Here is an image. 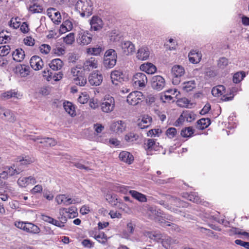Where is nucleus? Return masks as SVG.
<instances>
[{
	"mask_svg": "<svg viewBox=\"0 0 249 249\" xmlns=\"http://www.w3.org/2000/svg\"><path fill=\"white\" fill-rule=\"evenodd\" d=\"M114 188L116 191L120 192L123 194H126L128 191L129 187L124 185L117 184L115 186Z\"/></svg>",
	"mask_w": 249,
	"mask_h": 249,
	"instance_id": "4d7b16f0",
	"label": "nucleus"
},
{
	"mask_svg": "<svg viewBox=\"0 0 249 249\" xmlns=\"http://www.w3.org/2000/svg\"><path fill=\"white\" fill-rule=\"evenodd\" d=\"M119 158L121 160L128 164H131L134 160L133 155L127 151L120 152Z\"/></svg>",
	"mask_w": 249,
	"mask_h": 249,
	"instance_id": "393cba45",
	"label": "nucleus"
},
{
	"mask_svg": "<svg viewBox=\"0 0 249 249\" xmlns=\"http://www.w3.org/2000/svg\"><path fill=\"white\" fill-rule=\"evenodd\" d=\"M110 77L112 83L117 85L118 82L124 81V75L121 71L115 70L111 72Z\"/></svg>",
	"mask_w": 249,
	"mask_h": 249,
	"instance_id": "f3484780",
	"label": "nucleus"
},
{
	"mask_svg": "<svg viewBox=\"0 0 249 249\" xmlns=\"http://www.w3.org/2000/svg\"><path fill=\"white\" fill-rule=\"evenodd\" d=\"M162 246L166 249H170L171 246L173 244L177 243L176 240L172 239L168 236H163L161 240Z\"/></svg>",
	"mask_w": 249,
	"mask_h": 249,
	"instance_id": "2f4dec72",
	"label": "nucleus"
},
{
	"mask_svg": "<svg viewBox=\"0 0 249 249\" xmlns=\"http://www.w3.org/2000/svg\"><path fill=\"white\" fill-rule=\"evenodd\" d=\"M235 243L236 244L243 247L247 249H249V242H245L241 240L237 239L235 241Z\"/></svg>",
	"mask_w": 249,
	"mask_h": 249,
	"instance_id": "0e129e2a",
	"label": "nucleus"
},
{
	"mask_svg": "<svg viewBox=\"0 0 249 249\" xmlns=\"http://www.w3.org/2000/svg\"><path fill=\"white\" fill-rule=\"evenodd\" d=\"M90 24L92 30L98 31L103 28V22L102 19L99 17L93 16L90 20Z\"/></svg>",
	"mask_w": 249,
	"mask_h": 249,
	"instance_id": "aec40b11",
	"label": "nucleus"
},
{
	"mask_svg": "<svg viewBox=\"0 0 249 249\" xmlns=\"http://www.w3.org/2000/svg\"><path fill=\"white\" fill-rule=\"evenodd\" d=\"M30 139L35 142L39 141V143L45 144L46 146H53L56 144V141L53 138L49 137L42 138L40 136L35 137L33 136H30Z\"/></svg>",
	"mask_w": 249,
	"mask_h": 249,
	"instance_id": "9d476101",
	"label": "nucleus"
},
{
	"mask_svg": "<svg viewBox=\"0 0 249 249\" xmlns=\"http://www.w3.org/2000/svg\"><path fill=\"white\" fill-rule=\"evenodd\" d=\"M133 80L136 85H138L141 88L145 87L147 83V78L142 72L137 73L134 75Z\"/></svg>",
	"mask_w": 249,
	"mask_h": 249,
	"instance_id": "4468645a",
	"label": "nucleus"
},
{
	"mask_svg": "<svg viewBox=\"0 0 249 249\" xmlns=\"http://www.w3.org/2000/svg\"><path fill=\"white\" fill-rule=\"evenodd\" d=\"M67 213H68V216L70 218H74L78 215L77 209L75 207H71L67 209Z\"/></svg>",
	"mask_w": 249,
	"mask_h": 249,
	"instance_id": "09e8293b",
	"label": "nucleus"
},
{
	"mask_svg": "<svg viewBox=\"0 0 249 249\" xmlns=\"http://www.w3.org/2000/svg\"><path fill=\"white\" fill-rule=\"evenodd\" d=\"M89 98V96L85 93H82L81 95L79 96L78 101V102L82 104L86 103Z\"/></svg>",
	"mask_w": 249,
	"mask_h": 249,
	"instance_id": "bf43d9fd",
	"label": "nucleus"
},
{
	"mask_svg": "<svg viewBox=\"0 0 249 249\" xmlns=\"http://www.w3.org/2000/svg\"><path fill=\"white\" fill-rule=\"evenodd\" d=\"M172 83L174 85H178L180 82V78L184 75L185 70L180 65H175L172 68Z\"/></svg>",
	"mask_w": 249,
	"mask_h": 249,
	"instance_id": "20e7f679",
	"label": "nucleus"
},
{
	"mask_svg": "<svg viewBox=\"0 0 249 249\" xmlns=\"http://www.w3.org/2000/svg\"><path fill=\"white\" fill-rule=\"evenodd\" d=\"M65 53V50L62 47H56L52 50V53L57 55H63Z\"/></svg>",
	"mask_w": 249,
	"mask_h": 249,
	"instance_id": "680f3d73",
	"label": "nucleus"
},
{
	"mask_svg": "<svg viewBox=\"0 0 249 249\" xmlns=\"http://www.w3.org/2000/svg\"><path fill=\"white\" fill-rule=\"evenodd\" d=\"M15 161L16 163L13 164L14 167L16 169L20 170L19 174L23 171V166L31 163L33 160L29 156L18 157Z\"/></svg>",
	"mask_w": 249,
	"mask_h": 249,
	"instance_id": "0eeeda50",
	"label": "nucleus"
},
{
	"mask_svg": "<svg viewBox=\"0 0 249 249\" xmlns=\"http://www.w3.org/2000/svg\"><path fill=\"white\" fill-rule=\"evenodd\" d=\"M158 221L160 223L161 226L163 227L165 226H171L172 227V229H173L174 230H177L178 229L177 225L173 224V223H170V222L166 221L163 219H158Z\"/></svg>",
	"mask_w": 249,
	"mask_h": 249,
	"instance_id": "5fc2aeb1",
	"label": "nucleus"
},
{
	"mask_svg": "<svg viewBox=\"0 0 249 249\" xmlns=\"http://www.w3.org/2000/svg\"><path fill=\"white\" fill-rule=\"evenodd\" d=\"M166 134L169 138H173L177 134V129L174 127H170L166 130Z\"/></svg>",
	"mask_w": 249,
	"mask_h": 249,
	"instance_id": "052dcab7",
	"label": "nucleus"
},
{
	"mask_svg": "<svg viewBox=\"0 0 249 249\" xmlns=\"http://www.w3.org/2000/svg\"><path fill=\"white\" fill-rule=\"evenodd\" d=\"M140 69L143 71L148 74H153L156 71L157 68L155 66L150 63L143 64L141 65Z\"/></svg>",
	"mask_w": 249,
	"mask_h": 249,
	"instance_id": "bb28decb",
	"label": "nucleus"
},
{
	"mask_svg": "<svg viewBox=\"0 0 249 249\" xmlns=\"http://www.w3.org/2000/svg\"><path fill=\"white\" fill-rule=\"evenodd\" d=\"M194 132V130L191 127H188L183 129L181 131V135L183 137H190L192 136Z\"/></svg>",
	"mask_w": 249,
	"mask_h": 249,
	"instance_id": "c03bdc74",
	"label": "nucleus"
},
{
	"mask_svg": "<svg viewBox=\"0 0 249 249\" xmlns=\"http://www.w3.org/2000/svg\"><path fill=\"white\" fill-rule=\"evenodd\" d=\"M10 51V47L9 45H4L0 47V56L7 55Z\"/></svg>",
	"mask_w": 249,
	"mask_h": 249,
	"instance_id": "6e6d98bb",
	"label": "nucleus"
},
{
	"mask_svg": "<svg viewBox=\"0 0 249 249\" xmlns=\"http://www.w3.org/2000/svg\"><path fill=\"white\" fill-rule=\"evenodd\" d=\"M197 127L198 129L203 130L209 126L211 120L209 118H201L197 121Z\"/></svg>",
	"mask_w": 249,
	"mask_h": 249,
	"instance_id": "4c0bfd02",
	"label": "nucleus"
},
{
	"mask_svg": "<svg viewBox=\"0 0 249 249\" xmlns=\"http://www.w3.org/2000/svg\"><path fill=\"white\" fill-rule=\"evenodd\" d=\"M72 27L73 26L71 22L69 20H66L60 26L59 32L61 34H64L67 31L71 30Z\"/></svg>",
	"mask_w": 249,
	"mask_h": 249,
	"instance_id": "58836bf2",
	"label": "nucleus"
},
{
	"mask_svg": "<svg viewBox=\"0 0 249 249\" xmlns=\"http://www.w3.org/2000/svg\"><path fill=\"white\" fill-rule=\"evenodd\" d=\"M159 143H157L155 140L152 139H148L145 141L144 143V148L147 151L148 154L152 151L158 150Z\"/></svg>",
	"mask_w": 249,
	"mask_h": 249,
	"instance_id": "dca6fc26",
	"label": "nucleus"
},
{
	"mask_svg": "<svg viewBox=\"0 0 249 249\" xmlns=\"http://www.w3.org/2000/svg\"><path fill=\"white\" fill-rule=\"evenodd\" d=\"M63 66V61L59 58L54 59L52 60L49 64L51 69L53 71H58L60 70Z\"/></svg>",
	"mask_w": 249,
	"mask_h": 249,
	"instance_id": "72a5a7b5",
	"label": "nucleus"
},
{
	"mask_svg": "<svg viewBox=\"0 0 249 249\" xmlns=\"http://www.w3.org/2000/svg\"><path fill=\"white\" fill-rule=\"evenodd\" d=\"M24 43L28 46H32L35 44V40L31 36H27L24 39Z\"/></svg>",
	"mask_w": 249,
	"mask_h": 249,
	"instance_id": "69168bd1",
	"label": "nucleus"
},
{
	"mask_svg": "<svg viewBox=\"0 0 249 249\" xmlns=\"http://www.w3.org/2000/svg\"><path fill=\"white\" fill-rule=\"evenodd\" d=\"M71 73L73 74L74 83L77 85L80 86H84L87 83V79L84 76L81 75H78L80 72L79 71L77 70L76 68H73L71 71Z\"/></svg>",
	"mask_w": 249,
	"mask_h": 249,
	"instance_id": "ddd939ff",
	"label": "nucleus"
},
{
	"mask_svg": "<svg viewBox=\"0 0 249 249\" xmlns=\"http://www.w3.org/2000/svg\"><path fill=\"white\" fill-rule=\"evenodd\" d=\"M51 18L55 23L58 24L61 22V16L60 14L58 12H56L55 10L53 17H51Z\"/></svg>",
	"mask_w": 249,
	"mask_h": 249,
	"instance_id": "13d9d810",
	"label": "nucleus"
},
{
	"mask_svg": "<svg viewBox=\"0 0 249 249\" xmlns=\"http://www.w3.org/2000/svg\"><path fill=\"white\" fill-rule=\"evenodd\" d=\"M224 89V86L222 85L214 87L212 89V94L215 97H218L222 94V90Z\"/></svg>",
	"mask_w": 249,
	"mask_h": 249,
	"instance_id": "8fccbe9b",
	"label": "nucleus"
},
{
	"mask_svg": "<svg viewBox=\"0 0 249 249\" xmlns=\"http://www.w3.org/2000/svg\"><path fill=\"white\" fill-rule=\"evenodd\" d=\"M63 107L65 111L71 116H74L76 115L75 107L71 102H64L63 104Z\"/></svg>",
	"mask_w": 249,
	"mask_h": 249,
	"instance_id": "c9c22d12",
	"label": "nucleus"
},
{
	"mask_svg": "<svg viewBox=\"0 0 249 249\" xmlns=\"http://www.w3.org/2000/svg\"><path fill=\"white\" fill-rule=\"evenodd\" d=\"M188 57L190 62L193 64L199 63L202 57V54L197 50H193L189 53Z\"/></svg>",
	"mask_w": 249,
	"mask_h": 249,
	"instance_id": "412c9836",
	"label": "nucleus"
},
{
	"mask_svg": "<svg viewBox=\"0 0 249 249\" xmlns=\"http://www.w3.org/2000/svg\"><path fill=\"white\" fill-rule=\"evenodd\" d=\"M150 53L148 47L142 46L138 49L136 57L140 60H145L149 58Z\"/></svg>",
	"mask_w": 249,
	"mask_h": 249,
	"instance_id": "6ab92c4d",
	"label": "nucleus"
},
{
	"mask_svg": "<svg viewBox=\"0 0 249 249\" xmlns=\"http://www.w3.org/2000/svg\"><path fill=\"white\" fill-rule=\"evenodd\" d=\"M36 183V178L32 176L20 178L18 180V184L22 187H26L30 184H35Z\"/></svg>",
	"mask_w": 249,
	"mask_h": 249,
	"instance_id": "5701e85b",
	"label": "nucleus"
},
{
	"mask_svg": "<svg viewBox=\"0 0 249 249\" xmlns=\"http://www.w3.org/2000/svg\"><path fill=\"white\" fill-rule=\"evenodd\" d=\"M18 93L14 90H9L1 94V98L5 100L11 98H18Z\"/></svg>",
	"mask_w": 249,
	"mask_h": 249,
	"instance_id": "79ce46f5",
	"label": "nucleus"
},
{
	"mask_svg": "<svg viewBox=\"0 0 249 249\" xmlns=\"http://www.w3.org/2000/svg\"><path fill=\"white\" fill-rule=\"evenodd\" d=\"M129 193L134 198L141 202H146L147 201L146 196L141 193L135 190H129Z\"/></svg>",
	"mask_w": 249,
	"mask_h": 249,
	"instance_id": "c756f323",
	"label": "nucleus"
},
{
	"mask_svg": "<svg viewBox=\"0 0 249 249\" xmlns=\"http://www.w3.org/2000/svg\"><path fill=\"white\" fill-rule=\"evenodd\" d=\"M30 64L31 67L36 71L41 69L43 66V62L41 58L37 55H34L31 57Z\"/></svg>",
	"mask_w": 249,
	"mask_h": 249,
	"instance_id": "a211bd4d",
	"label": "nucleus"
},
{
	"mask_svg": "<svg viewBox=\"0 0 249 249\" xmlns=\"http://www.w3.org/2000/svg\"><path fill=\"white\" fill-rule=\"evenodd\" d=\"M104 50V47L97 45L94 47L88 48L87 53L90 55L98 56L100 55Z\"/></svg>",
	"mask_w": 249,
	"mask_h": 249,
	"instance_id": "7c9ffc66",
	"label": "nucleus"
},
{
	"mask_svg": "<svg viewBox=\"0 0 249 249\" xmlns=\"http://www.w3.org/2000/svg\"><path fill=\"white\" fill-rule=\"evenodd\" d=\"M144 98V95L142 92L134 91L129 94L126 101L130 105L136 106L142 102Z\"/></svg>",
	"mask_w": 249,
	"mask_h": 249,
	"instance_id": "423d86ee",
	"label": "nucleus"
},
{
	"mask_svg": "<svg viewBox=\"0 0 249 249\" xmlns=\"http://www.w3.org/2000/svg\"><path fill=\"white\" fill-rule=\"evenodd\" d=\"M103 77L100 72L95 71L91 73L89 76V82L92 86H98L103 81Z\"/></svg>",
	"mask_w": 249,
	"mask_h": 249,
	"instance_id": "1a4fd4ad",
	"label": "nucleus"
},
{
	"mask_svg": "<svg viewBox=\"0 0 249 249\" xmlns=\"http://www.w3.org/2000/svg\"><path fill=\"white\" fill-rule=\"evenodd\" d=\"M29 10L32 13H40L43 11L42 6L36 3H34L32 5H30L29 7Z\"/></svg>",
	"mask_w": 249,
	"mask_h": 249,
	"instance_id": "37998d69",
	"label": "nucleus"
},
{
	"mask_svg": "<svg viewBox=\"0 0 249 249\" xmlns=\"http://www.w3.org/2000/svg\"><path fill=\"white\" fill-rule=\"evenodd\" d=\"M42 186L41 185H36L31 190L32 194L40 193L42 191Z\"/></svg>",
	"mask_w": 249,
	"mask_h": 249,
	"instance_id": "774afa93",
	"label": "nucleus"
},
{
	"mask_svg": "<svg viewBox=\"0 0 249 249\" xmlns=\"http://www.w3.org/2000/svg\"><path fill=\"white\" fill-rule=\"evenodd\" d=\"M117 53L114 50H107L104 56L103 66L107 69L112 68L116 64Z\"/></svg>",
	"mask_w": 249,
	"mask_h": 249,
	"instance_id": "f03ea898",
	"label": "nucleus"
},
{
	"mask_svg": "<svg viewBox=\"0 0 249 249\" xmlns=\"http://www.w3.org/2000/svg\"><path fill=\"white\" fill-rule=\"evenodd\" d=\"M92 36L91 34L88 33H84L83 34L80 35L77 41L83 45H86L89 44L92 40Z\"/></svg>",
	"mask_w": 249,
	"mask_h": 249,
	"instance_id": "b1692460",
	"label": "nucleus"
},
{
	"mask_svg": "<svg viewBox=\"0 0 249 249\" xmlns=\"http://www.w3.org/2000/svg\"><path fill=\"white\" fill-rule=\"evenodd\" d=\"M13 59L17 62H21L25 57L24 51L21 48L17 49L12 53Z\"/></svg>",
	"mask_w": 249,
	"mask_h": 249,
	"instance_id": "a878e982",
	"label": "nucleus"
},
{
	"mask_svg": "<svg viewBox=\"0 0 249 249\" xmlns=\"http://www.w3.org/2000/svg\"><path fill=\"white\" fill-rule=\"evenodd\" d=\"M106 200L112 205L117 206L118 203H120L115 194H107L106 196Z\"/></svg>",
	"mask_w": 249,
	"mask_h": 249,
	"instance_id": "ea45409f",
	"label": "nucleus"
},
{
	"mask_svg": "<svg viewBox=\"0 0 249 249\" xmlns=\"http://www.w3.org/2000/svg\"><path fill=\"white\" fill-rule=\"evenodd\" d=\"M15 226L24 231L32 233H38L40 231L39 228L36 225L30 222H16L15 224Z\"/></svg>",
	"mask_w": 249,
	"mask_h": 249,
	"instance_id": "7ed1b4c3",
	"label": "nucleus"
},
{
	"mask_svg": "<svg viewBox=\"0 0 249 249\" xmlns=\"http://www.w3.org/2000/svg\"><path fill=\"white\" fill-rule=\"evenodd\" d=\"M183 197L197 204H199L201 202L200 198L198 196L197 193L196 192H192L190 194L184 193L183 195Z\"/></svg>",
	"mask_w": 249,
	"mask_h": 249,
	"instance_id": "cd10ccee",
	"label": "nucleus"
},
{
	"mask_svg": "<svg viewBox=\"0 0 249 249\" xmlns=\"http://www.w3.org/2000/svg\"><path fill=\"white\" fill-rule=\"evenodd\" d=\"M151 83V87L153 89L160 91L164 87L165 81L162 76L155 75L152 77Z\"/></svg>",
	"mask_w": 249,
	"mask_h": 249,
	"instance_id": "6e6552de",
	"label": "nucleus"
},
{
	"mask_svg": "<svg viewBox=\"0 0 249 249\" xmlns=\"http://www.w3.org/2000/svg\"><path fill=\"white\" fill-rule=\"evenodd\" d=\"M63 41L68 45L72 44L74 41V34L72 33H69L65 37H63Z\"/></svg>",
	"mask_w": 249,
	"mask_h": 249,
	"instance_id": "3c124183",
	"label": "nucleus"
},
{
	"mask_svg": "<svg viewBox=\"0 0 249 249\" xmlns=\"http://www.w3.org/2000/svg\"><path fill=\"white\" fill-rule=\"evenodd\" d=\"M138 135L133 132H130L124 137L125 140L128 142H132L138 139Z\"/></svg>",
	"mask_w": 249,
	"mask_h": 249,
	"instance_id": "49530a36",
	"label": "nucleus"
},
{
	"mask_svg": "<svg viewBox=\"0 0 249 249\" xmlns=\"http://www.w3.org/2000/svg\"><path fill=\"white\" fill-rule=\"evenodd\" d=\"M101 107L104 112L109 113L112 112L115 107L114 99L109 95L105 96L104 100L101 105Z\"/></svg>",
	"mask_w": 249,
	"mask_h": 249,
	"instance_id": "39448f33",
	"label": "nucleus"
},
{
	"mask_svg": "<svg viewBox=\"0 0 249 249\" xmlns=\"http://www.w3.org/2000/svg\"><path fill=\"white\" fill-rule=\"evenodd\" d=\"M39 49L41 53L47 54L50 53L51 47L49 45L43 44L39 46Z\"/></svg>",
	"mask_w": 249,
	"mask_h": 249,
	"instance_id": "864d4df0",
	"label": "nucleus"
},
{
	"mask_svg": "<svg viewBox=\"0 0 249 249\" xmlns=\"http://www.w3.org/2000/svg\"><path fill=\"white\" fill-rule=\"evenodd\" d=\"M161 131L159 129H151L147 132L148 136H159V134L161 133Z\"/></svg>",
	"mask_w": 249,
	"mask_h": 249,
	"instance_id": "e2e57ef3",
	"label": "nucleus"
},
{
	"mask_svg": "<svg viewBox=\"0 0 249 249\" xmlns=\"http://www.w3.org/2000/svg\"><path fill=\"white\" fill-rule=\"evenodd\" d=\"M245 76V73L243 71L237 72L233 76V82L238 83L241 81Z\"/></svg>",
	"mask_w": 249,
	"mask_h": 249,
	"instance_id": "a18cd8bd",
	"label": "nucleus"
},
{
	"mask_svg": "<svg viewBox=\"0 0 249 249\" xmlns=\"http://www.w3.org/2000/svg\"><path fill=\"white\" fill-rule=\"evenodd\" d=\"M98 67V61L93 57H91L84 62L83 68L85 71H89Z\"/></svg>",
	"mask_w": 249,
	"mask_h": 249,
	"instance_id": "2eb2a0df",
	"label": "nucleus"
},
{
	"mask_svg": "<svg viewBox=\"0 0 249 249\" xmlns=\"http://www.w3.org/2000/svg\"><path fill=\"white\" fill-rule=\"evenodd\" d=\"M229 64V61L227 58L224 57H220L218 60V67L221 69H225Z\"/></svg>",
	"mask_w": 249,
	"mask_h": 249,
	"instance_id": "de8ad7c7",
	"label": "nucleus"
},
{
	"mask_svg": "<svg viewBox=\"0 0 249 249\" xmlns=\"http://www.w3.org/2000/svg\"><path fill=\"white\" fill-rule=\"evenodd\" d=\"M126 124L121 120L113 122L110 125L111 131L118 133H122L126 130Z\"/></svg>",
	"mask_w": 249,
	"mask_h": 249,
	"instance_id": "9b49d317",
	"label": "nucleus"
},
{
	"mask_svg": "<svg viewBox=\"0 0 249 249\" xmlns=\"http://www.w3.org/2000/svg\"><path fill=\"white\" fill-rule=\"evenodd\" d=\"M16 71L21 77H25L29 74L30 68L25 65H20L16 67Z\"/></svg>",
	"mask_w": 249,
	"mask_h": 249,
	"instance_id": "f704fd0d",
	"label": "nucleus"
},
{
	"mask_svg": "<svg viewBox=\"0 0 249 249\" xmlns=\"http://www.w3.org/2000/svg\"><path fill=\"white\" fill-rule=\"evenodd\" d=\"M196 87V82L194 80L184 82L182 84V89L184 91L186 92L192 91Z\"/></svg>",
	"mask_w": 249,
	"mask_h": 249,
	"instance_id": "c85d7f7f",
	"label": "nucleus"
},
{
	"mask_svg": "<svg viewBox=\"0 0 249 249\" xmlns=\"http://www.w3.org/2000/svg\"><path fill=\"white\" fill-rule=\"evenodd\" d=\"M163 235L159 232L154 231L153 240L156 242H160L162 240Z\"/></svg>",
	"mask_w": 249,
	"mask_h": 249,
	"instance_id": "338daca9",
	"label": "nucleus"
},
{
	"mask_svg": "<svg viewBox=\"0 0 249 249\" xmlns=\"http://www.w3.org/2000/svg\"><path fill=\"white\" fill-rule=\"evenodd\" d=\"M0 118L10 122H14L16 120L15 116L11 110L2 107L0 111Z\"/></svg>",
	"mask_w": 249,
	"mask_h": 249,
	"instance_id": "f8f14e48",
	"label": "nucleus"
},
{
	"mask_svg": "<svg viewBox=\"0 0 249 249\" xmlns=\"http://www.w3.org/2000/svg\"><path fill=\"white\" fill-rule=\"evenodd\" d=\"M152 120L151 117L148 115H144L141 121L138 123V126L141 129L147 128L151 124Z\"/></svg>",
	"mask_w": 249,
	"mask_h": 249,
	"instance_id": "473e14b6",
	"label": "nucleus"
},
{
	"mask_svg": "<svg viewBox=\"0 0 249 249\" xmlns=\"http://www.w3.org/2000/svg\"><path fill=\"white\" fill-rule=\"evenodd\" d=\"M93 237L99 243L102 244H105L107 241V236L103 232H100L99 233H95Z\"/></svg>",
	"mask_w": 249,
	"mask_h": 249,
	"instance_id": "a19ab883",
	"label": "nucleus"
},
{
	"mask_svg": "<svg viewBox=\"0 0 249 249\" xmlns=\"http://www.w3.org/2000/svg\"><path fill=\"white\" fill-rule=\"evenodd\" d=\"M5 171H8V176H13L15 175L19 174V171L20 170L16 169L14 167V165L13 164L11 166H7L5 168Z\"/></svg>",
	"mask_w": 249,
	"mask_h": 249,
	"instance_id": "603ef678",
	"label": "nucleus"
},
{
	"mask_svg": "<svg viewBox=\"0 0 249 249\" xmlns=\"http://www.w3.org/2000/svg\"><path fill=\"white\" fill-rule=\"evenodd\" d=\"M121 47L124 53L126 55L134 53L135 50V45L129 41H124L122 42L121 43Z\"/></svg>",
	"mask_w": 249,
	"mask_h": 249,
	"instance_id": "4be33fe9",
	"label": "nucleus"
},
{
	"mask_svg": "<svg viewBox=\"0 0 249 249\" xmlns=\"http://www.w3.org/2000/svg\"><path fill=\"white\" fill-rule=\"evenodd\" d=\"M76 10L82 17H88L92 14L93 3L91 0H79L75 5Z\"/></svg>",
	"mask_w": 249,
	"mask_h": 249,
	"instance_id": "f257e3e1",
	"label": "nucleus"
},
{
	"mask_svg": "<svg viewBox=\"0 0 249 249\" xmlns=\"http://www.w3.org/2000/svg\"><path fill=\"white\" fill-rule=\"evenodd\" d=\"M126 228L127 232L126 231H123L122 235L124 238L128 239L134 233L135 226L132 222L130 221L127 224Z\"/></svg>",
	"mask_w": 249,
	"mask_h": 249,
	"instance_id": "e433bc0d",
	"label": "nucleus"
}]
</instances>
